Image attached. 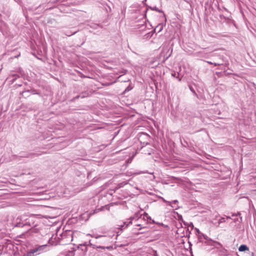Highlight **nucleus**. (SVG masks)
Instances as JSON below:
<instances>
[{
    "label": "nucleus",
    "instance_id": "f257e3e1",
    "mask_svg": "<svg viewBox=\"0 0 256 256\" xmlns=\"http://www.w3.org/2000/svg\"><path fill=\"white\" fill-rule=\"evenodd\" d=\"M202 236H203L205 240L204 244L208 246H213L214 248H222V244L218 242L214 241L212 240L211 238H209L207 236L204 235L203 234H201Z\"/></svg>",
    "mask_w": 256,
    "mask_h": 256
},
{
    "label": "nucleus",
    "instance_id": "f03ea898",
    "mask_svg": "<svg viewBox=\"0 0 256 256\" xmlns=\"http://www.w3.org/2000/svg\"><path fill=\"white\" fill-rule=\"evenodd\" d=\"M20 94L22 96V97L26 98L27 97H28L30 96V94H40L36 90L34 89H32L30 90L23 91L22 92L20 93Z\"/></svg>",
    "mask_w": 256,
    "mask_h": 256
},
{
    "label": "nucleus",
    "instance_id": "7ed1b4c3",
    "mask_svg": "<svg viewBox=\"0 0 256 256\" xmlns=\"http://www.w3.org/2000/svg\"><path fill=\"white\" fill-rule=\"evenodd\" d=\"M48 247L47 244H43V245H36L34 246L36 252L38 254H40L44 252H46V249Z\"/></svg>",
    "mask_w": 256,
    "mask_h": 256
},
{
    "label": "nucleus",
    "instance_id": "20e7f679",
    "mask_svg": "<svg viewBox=\"0 0 256 256\" xmlns=\"http://www.w3.org/2000/svg\"><path fill=\"white\" fill-rule=\"evenodd\" d=\"M20 154V156H15L18 158H33V156L34 155H36L37 156L40 155V154H38V153Z\"/></svg>",
    "mask_w": 256,
    "mask_h": 256
},
{
    "label": "nucleus",
    "instance_id": "39448f33",
    "mask_svg": "<svg viewBox=\"0 0 256 256\" xmlns=\"http://www.w3.org/2000/svg\"><path fill=\"white\" fill-rule=\"evenodd\" d=\"M140 218L139 214L136 213L134 214V216H131L128 220H130L128 222H124V224H126V227H128L130 224H132V220L134 218L138 219Z\"/></svg>",
    "mask_w": 256,
    "mask_h": 256
},
{
    "label": "nucleus",
    "instance_id": "423d86ee",
    "mask_svg": "<svg viewBox=\"0 0 256 256\" xmlns=\"http://www.w3.org/2000/svg\"><path fill=\"white\" fill-rule=\"evenodd\" d=\"M88 242H85L84 244H80L78 246V248H80L82 251L86 253L88 251Z\"/></svg>",
    "mask_w": 256,
    "mask_h": 256
},
{
    "label": "nucleus",
    "instance_id": "0eeeda50",
    "mask_svg": "<svg viewBox=\"0 0 256 256\" xmlns=\"http://www.w3.org/2000/svg\"><path fill=\"white\" fill-rule=\"evenodd\" d=\"M32 220H31L30 218L26 219V222L23 224H18L17 226H18L20 227H23L26 226H34L33 225V222L32 223Z\"/></svg>",
    "mask_w": 256,
    "mask_h": 256
},
{
    "label": "nucleus",
    "instance_id": "6e6552de",
    "mask_svg": "<svg viewBox=\"0 0 256 256\" xmlns=\"http://www.w3.org/2000/svg\"><path fill=\"white\" fill-rule=\"evenodd\" d=\"M65 236L67 238L66 242H70L72 240V232H69L68 233L66 234V236H65V234H64V235L62 236V238H64Z\"/></svg>",
    "mask_w": 256,
    "mask_h": 256
},
{
    "label": "nucleus",
    "instance_id": "1a4fd4ad",
    "mask_svg": "<svg viewBox=\"0 0 256 256\" xmlns=\"http://www.w3.org/2000/svg\"><path fill=\"white\" fill-rule=\"evenodd\" d=\"M26 254L28 256H36L38 255L34 247L28 250Z\"/></svg>",
    "mask_w": 256,
    "mask_h": 256
},
{
    "label": "nucleus",
    "instance_id": "9d476101",
    "mask_svg": "<svg viewBox=\"0 0 256 256\" xmlns=\"http://www.w3.org/2000/svg\"><path fill=\"white\" fill-rule=\"evenodd\" d=\"M89 26L90 28H92V29H94V30H96L99 28H102V26H101L99 24H95V23H90L89 24Z\"/></svg>",
    "mask_w": 256,
    "mask_h": 256
},
{
    "label": "nucleus",
    "instance_id": "9b49d317",
    "mask_svg": "<svg viewBox=\"0 0 256 256\" xmlns=\"http://www.w3.org/2000/svg\"><path fill=\"white\" fill-rule=\"evenodd\" d=\"M248 248L245 244H242L238 248V250L240 252H245L246 250H248Z\"/></svg>",
    "mask_w": 256,
    "mask_h": 256
},
{
    "label": "nucleus",
    "instance_id": "f8f14e48",
    "mask_svg": "<svg viewBox=\"0 0 256 256\" xmlns=\"http://www.w3.org/2000/svg\"><path fill=\"white\" fill-rule=\"evenodd\" d=\"M163 29V25L162 24H158L154 29V32H160Z\"/></svg>",
    "mask_w": 256,
    "mask_h": 256
},
{
    "label": "nucleus",
    "instance_id": "ddd939ff",
    "mask_svg": "<svg viewBox=\"0 0 256 256\" xmlns=\"http://www.w3.org/2000/svg\"><path fill=\"white\" fill-rule=\"evenodd\" d=\"M20 76H18V74H13L11 76H10V78H12V80H10V82H14Z\"/></svg>",
    "mask_w": 256,
    "mask_h": 256
},
{
    "label": "nucleus",
    "instance_id": "4468645a",
    "mask_svg": "<svg viewBox=\"0 0 256 256\" xmlns=\"http://www.w3.org/2000/svg\"><path fill=\"white\" fill-rule=\"evenodd\" d=\"M97 248H100L102 250L108 249V250H112L113 249V246H97Z\"/></svg>",
    "mask_w": 256,
    "mask_h": 256
},
{
    "label": "nucleus",
    "instance_id": "2eb2a0df",
    "mask_svg": "<svg viewBox=\"0 0 256 256\" xmlns=\"http://www.w3.org/2000/svg\"><path fill=\"white\" fill-rule=\"evenodd\" d=\"M150 8L151 10H156V12H161V13H162L164 14V16L165 17L166 16L165 14H164V12L162 10H159L158 8H156V6H154V7H149Z\"/></svg>",
    "mask_w": 256,
    "mask_h": 256
},
{
    "label": "nucleus",
    "instance_id": "dca6fc26",
    "mask_svg": "<svg viewBox=\"0 0 256 256\" xmlns=\"http://www.w3.org/2000/svg\"><path fill=\"white\" fill-rule=\"evenodd\" d=\"M86 94H87V93H86V92H84V93H82L80 95H78V96H77L76 97H74V99H78L80 97L82 98H84L86 96Z\"/></svg>",
    "mask_w": 256,
    "mask_h": 256
},
{
    "label": "nucleus",
    "instance_id": "f3484780",
    "mask_svg": "<svg viewBox=\"0 0 256 256\" xmlns=\"http://www.w3.org/2000/svg\"><path fill=\"white\" fill-rule=\"evenodd\" d=\"M76 32V31L72 32H70V31H68L66 32V35L68 36H70L74 34Z\"/></svg>",
    "mask_w": 256,
    "mask_h": 256
},
{
    "label": "nucleus",
    "instance_id": "a211bd4d",
    "mask_svg": "<svg viewBox=\"0 0 256 256\" xmlns=\"http://www.w3.org/2000/svg\"><path fill=\"white\" fill-rule=\"evenodd\" d=\"M188 88H189L190 90V91H191V92H192L194 95L196 96V92H195V90H194V88H193V87H192V86L190 85V86H188Z\"/></svg>",
    "mask_w": 256,
    "mask_h": 256
},
{
    "label": "nucleus",
    "instance_id": "6ab92c4d",
    "mask_svg": "<svg viewBox=\"0 0 256 256\" xmlns=\"http://www.w3.org/2000/svg\"><path fill=\"white\" fill-rule=\"evenodd\" d=\"M178 220L179 221H180V222L181 221V222H184V224H186L185 222H184V220H183V219H182V215L178 214Z\"/></svg>",
    "mask_w": 256,
    "mask_h": 256
},
{
    "label": "nucleus",
    "instance_id": "aec40b11",
    "mask_svg": "<svg viewBox=\"0 0 256 256\" xmlns=\"http://www.w3.org/2000/svg\"><path fill=\"white\" fill-rule=\"evenodd\" d=\"M88 242V246H92L94 248H97V246H98L96 245H95V244H92L91 243V240H90Z\"/></svg>",
    "mask_w": 256,
    "mask_h": 256
},
{
    "label": "nucleus",
    "instance_id": "412c9836",
    "mask_svg": "<svg viewBox=\"0 0 256 256\" xmlns=\"http://www.w3.org/2000/svg\"><path fill=\"white\" fill-rule=\"evenodd\" d=\"M132 88L129 85L124 90V93H126V92H128L130 91V90H131L132 89Z\"/></svg>",
    "mask_w": 256,
    "mask_h": 256
},
{
    "label": "nucleus",
    "instance_id": "4be33fe9",
    "mask_svg": "<svg viewBox=\"0 0 256 256\" xmlns=\"http://www.w3.org/2000/svg\"><path fill=\"white\" fill-rule=\"evenodd\" d=\"M220 252L224 254L225 255H227L228 250L225 248H222V250H220Z\"/></svg>",
    "mask_w": 256,
    "mask_h": 256
},
{
    "label": "nucleus",
    "instance_id": "5701e85b",
    "mask_svg": "<svg viewBox=\"0 0 256 256\" xmlns=\"http://www.w3.org/2000/svg\"><path fill=\"white\" fill-rule=\"evenodd\" d=\"M225 222V218H221L218 222V224Z\"/></svg>",
    "mask_w": 256,
    "mask_h": 256
},
{
    "label": "nucleus",
    "instance_id": "b1692460",
    "mask_svg": "<svg viewBox=\"0 0 256 256\" xmlns=\"http://www.w3.org/2000/svg\"><path fill=\"white\" fill-rule=\"evenodd\" d=\"M198 240L200 242L204 243V241L202 238V234L198 236Z\"/></svg>",
    "mask_w": 256,
    "mask_h": 256
},
{
    "label": "nucleus",
    "instance_id": "393cba45",
    "mask_svg": "<svg viewBox=\"0 0 256 256\" xmlns=\"http://www.w3.org/2000/svg\"><path fill=\"white\" fill-rule=\"evenodd\" d=\"M198 240L200 242L204 243V241L202 238V234L198 236Z\"/></svg>",
    "mask_w": 256,
    "mask_h": 256
},
{
    "label": "nucleus",
    "instance_id": "a878e982",
    "mask_svg": "<svg viewBox=\"0 0 256 256\" xmlns=\"http://www.w3.org/2000/svg\"><path fill=\"white\" fill-rule=\"evenodd\" d=\"M92 237H94V238H101V237H104L105 236H92V235H90Z\"/></svg>",
    "mask_w": 256,
    "mask_h": 256
},
{
    "label": "nucleus",
    "instance_id": "bb28decb",
    "mask_svg": "<svg viewBox=\"0 0 256 256\" xmlns=\"http://www.w3.org/2000/svg\"><path fill=\"white\" fill-rule=\"evenodd\" d=\"M172 76H174V77H175V78H178V76H179V74L178 73H177L176 74V72L174 73H172Z\"/></svg>",
    "mask_w": 256,
    "mask_h": 256
},
{
    "label": "nucleus",
    "instance_id": "cd10ccee",
    "mask_svg": "<svg viewBox=\"0 0 256 256\" xmlns=\"http://www.w3.org/2000/svg\"><path fill=\"white\" fill-rule=\"evenodd\" d=\"M214 66H220V65H222V63H220V62H213V64Z\"/></svg>",
    "mask_w": 256,
    "mask_h": 256
},
{
    "label": "nucleus",
    "instance_id": "c85d7f7f",
    "mask_svg": "<svg viewBox=\"0 0 256 256\" xmlns=\"http://www.w3.org/2000/svg\"><path fill=\"white\" fill-rule=\"evenodd\" d=\"M146 218L147 219H150V220H152V222H150L151 223H152V224H154L155 223L154 221V220H152L151 219V218L148 215V216H146Z\"/></svg>",
    "mask_w": 256,
    "mask_h": 256
},
{
    "label": "nucleus",
    "instance_id": "c756f323",
    "mask_svg": "<svg viewBox=\"0 0 256 256\" xmlns=\"http://www.w3.org/2000/svg\"><path fill=\"white\" fill-rule=\"evenodd\" d=\"M171 203L174 204H176L178 203V201L177 200H172Z\"/></svg>",
    "mask_w": 256,
    "mask_h": 256
},
{
    "label": "nucleus",
    "instance_id": "7c9ffc66",
    "mask_svg": "<svg viewBox=\"0 0 256 256\" xmlns=\"http://www.w3.org/2000/svg\"><path fill=\"white\" fill-rule=\"evenodd\" d=\"M240 212H238L237 214H232V216H240Z\"/></svg>",
    "mask_w": 256,
    "mask_h": 256
},
{
    "label": "nucleus",
    "instance_id": "2f4dec72",
    "mask_svg": "<svg viewBox=\"0 0 256 256\" xmlns=\"http://www.w3.org/2000/svg\"><path fill=\"white\" fill-rule=\"evenodd\" d=\"M121 184H119L118 185V186L116 188V190L114 191V192H116V190H118L119 188H120L122 186Z\"/></svg>",
    "mask_w": 256,
    "mask_h": 256
},
{
    "label": "nucleus",
    "instance_id": "473e14b6",
    "mask_svg": "<svg viewBox=\"0 0 256 256\" xmlns=\"http://www.w3.org/2000/svg\"><path fill=\"white\" fill-rule=\"evenodd\" d=\"M124 226H126V224H120V225H118L119 226H120L121 228H120V230H122V228Z\"/></svg>",
    "mask_w": 256,
    "mask_h": 256
},
{
    "label": "nucleus",
    "instance_id": "72a5a7b5",
    "mask_svg": "<svg viewBox=\"0 0 256 256\" xmlns=\"http://www.w3.org/2000/svg\"><path fill=\"white\" fill-rule=\"evenodd\" d=\"M124 226H126V224H120V225H118L119 226H120L121 228H120V230H122V228Z\"/></svg>",
    "mask_w": 256,
    "mask_h": 256
},
{
    "label": "nucleus",
    "instance_id": "f704fd0d",
    "mask_svg": "<svg viewBox=\"0 0 256 256\" xmlns=\"http://www.w3.org/2000/svg\"><path fill=\"white\" fill-rule=\"evenodd\" d=\"M234 222H236L237 221H238V218H236L234 219Z\"/></svg>",
    "mask_w": 256,
    "mask_h": 256
},
{
    "label": "nucleus",
    "instance_id": "c9c22d12",
    "mask_svg": "<svg viewBox=\"0 0 256 256\" xmlns=\"http://www.w3.org/2000/svg\"><path fill=\"white\" fill-rule=\"evenodd\" d=\"M144 216H148V214L146 213V212H144Z\"/></svg>",
    "mask_w": 256,
    "mask_h": 256
},
{
    "label": "nucleus",
    "instance_id": "e433bc0d",
    "mask_svg": "<svg viewBox=\"0 0 256 256\" xmlns=\"http://www.w3.org/2000/svg\"><path fill=\"white\" fill-rule=\"evenodd\" d=\"M140 174H146V173H148L147 172H140Z\"/></svg>",
    "mask_w": 256,
    "mask_h": 256
},
{
    "label": "nucleus",
    "instance_id": "4c0bfd02",
    "mask_svg": "<svg viewBox=\"0 0 256 256\" xmlns=\"http://www.w3.org/2000/svg\"><path fill=\"white\" fill-rule=\"evenodd\" d=\"M240 220L239 221V222H242V218L240 216Z\"/></svg>",
    "mask_w": 256,
    "mask_h": 256
},
{
    "label": "nucleus",
    "instance_id": "58836bf2",
    "mask_svg": "<svg viewBox=\"0 0 256 256\" xmlns=\"http://www.w3.org/2000/svg\"><path fill=\"white\" fill-rule=\"evenodd\" d=\"M208 63L210 64H213V62H208Z\"/></svg>",
    "mask_w": 256,
    "mask_h": 256
},
{
    "label": "nucleus",
    "instance_id": "ea45409f",
    "mask_svg": "<svg viewBox=\"0 0 256 256\" xmlns=\"http://www.w3.org/2000/svg\"><path fill=\"white\" fill-rule=\"evenodd\" d=\"M20 56V54L17 56H14V58H18Z\"/></svg>",
    "mask_w": 256,
    "mask_h": 256
},
{
    "label": "nucleus",
    "instance_id": "a19ab883",
    "mask_svg": "<svg viewBox=\"0 0 256 256\" xmlns=\"http://www.w3.org/2000/svg\"><path fill=\"white\" fill-rule=\"evenodd\" d=\"M196 230L197 232H198V233H200V232L198 229L196 228Z\"/></svg>",
    "mask_w": 256,
    "mask_h": 256
},
{
    "label": "nucleus",
    "instance_id": "79ce46f5",
    "mask_svg": "<svg viewBox=\"0 0 256 256\" xmlns=\"http://www.w3.org/2000/svg\"><path fill=\"white\" fill-rule=\"evenodd\" d=\"M170 56V54H169V56H168L166 58V59H168Z\"/></svg>",
    "mask_w": 256,
    "mask_h": 256
},
{
    "label": "nucleus",
    "instance_id": "37998d69",
    "mask_svg": "<svg viewBox=\"0 0 256 256\" xmlns=\"http://www.w3.org/2000/svg\"><path fill=\"white\" fill-rule=\"evenodd\" d=\"M146 0H144L142 1V2H143V3H144V2H146Z\"/></svg>",
    "mask_w": 256,
    "mask_h": 256
},
{
    "label": "nucleus",
    "instance_id": "c03bdc74",
    "mask_svg": "<svg viewBox=\"0 0 256 256\" xmlns=\"http://www.w3.org/2000/svg\"><path fill=\"white\" fill-rule=\"evenodd\" d=\"M226 218H230V219L231 218L230 216H227Z\"/></svg>",
    "mask_w": 256,
    "mask_h": 256
},
{
    "label": "nucleus",
    "instance_id": "a18cd8bd",
    "mask_svg": "<svg viewBox=\"0 0 256 256\" xmlns=\"http://www.w3.org/2000/svg\"><path fill=\"white\" fill-rule=\"evenodd\" d=\"M136 226H140V224H136Z\"/></svg>",
    "mask_w": 256,
    "mask_h": 256
},
{
    "label": "nucleus",
    "instance_id": "49530a36",
    "mask_svg": "<svg viewBox=\"0 0 256 256\" xmlns=\"http://www.w3.org/2000/svg\"><path fill=\"white\" fill-rule=\"evenodd\" d=\"M181 79L180 78H178V80L179 81H180Z\"/></svg>",
    "mask_w": 256,
    "mask_h": 256
}]
</instances>
